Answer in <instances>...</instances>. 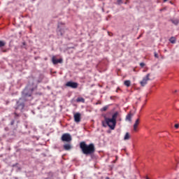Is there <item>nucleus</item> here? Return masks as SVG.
<instances>
[{
  "mask_svg": "<svg viewBox=\"0 0 179 179\" xmlns=\"http://www.w3.org/2000/svg\"><path fill=\"white\" fill-rule=\"evenodd\" d=\"M14 124H15V120H12V121L10 122V125H14Z\"/></svg>",
  "mask_w": 179,
  "mask_h": 179,
  "instance_id": "nucleus-23",
  "label": "nucleus"
},
{
  "mask_svg": "<svg viewBox=\"0 0 179 179\" xmlns=\"http://www.w3.org/2000/svg\"><path fill=\"white\" fill-rule=\"evenodd\" d=\"M140 66L143 68V66H145V63H143V62L140 63Z\"/></svg>",
  "mask_w": 179,
  "mask_h": 179,
  "instance_id": "nucleus-21",
  "label": "nucleus"
},
{
  "mask_svg": "<svg viewBox=\"0 0 179 179\" xmlns=\"http://www.w3.org/2000/svg\"><path fill=\"white\" fill-rule=\"evenodd\" d=\"M107 110H108V106H105L102 108L100 109V111H101V112L107 111Z\"/></svg>",
  "mask_w": 179,
  "mask_h": 179,
  "instance_id": "nucleus-17",
  "label": "nucleus"
},
{
  "mask_svg": "<svg viewBox=\"0 0 179 179\" xmlns=\"http://www.w3.org/2000/svg\"><path fill=\"white\" fill-rule=\"evenodd\" d=\"M124 86H127V87H129V86H131V80H124Z\"/></svg>",
  "mask_w": 179,
  "mask_h": 179,
  "instance_id": "nucleus-14",
  "label": "nucleus"
},
{
  "mask_svg": "<svg viewBox=\"0 0 179 179\" xmlns=\"http://www.w3.org/2000/svg\"><path fill=\"white\" fill-rule=\"evenodd\" d=\"M124 3L125 5H127V3H128V0H127V1Z\"/></svg>",
  "mask_w": 179,
  "mask_h": 179,
  "instance_id": "nucleus-27",
  "label": "nucleus"
},
{
  "mask_svg": "<svg viewBox=\"0 0 179 179\" xmlns=\"http://www.w3.org/2000/svg\"><path fill=\"white\" fill-rule=\"evenodd\" d=\"M103 127H106V126H104V123H103Z\"/></svg>",
  "mask_w": 179,
  "mask_h": 179,
  "instance_id": "nucleus-30",
  "label": "nucleus"
},
{
  "mask_svg": "<svg viewBox=\"0 0 179 179\" xmlns=\"http://www.w3.org/2000/svg\"><path fill=\"white\" fill-rule=\"evenodd\" d=\"M81 117H80V113H76V114H74V121L75 122H76L77 124H79V122H80Z\"/></svg>",
  "mask_w": 179,
  "mask_h": 179,
  "instance_id": "nucleus-9",
  "label": "nucleus"
},
{
  "mask_svg": "<svg viewBox=\"0 0 179 179\" xmlns=\"http://www.w3.org/2000/svg\"><path fill=\"white\" fill-rule=\"evenodd\" d=\"M22 45H26V42H23Z\"/></svg>",
  "mask_w": 179,
  "mask_h": 179,
  "instance_id": "nucleus-26",
  "label": "nucleus"
},
{
  "mask_svg": "<svg viewBox=\"0 0 179 179\" xmlns=\"http://www.w3.org/2000/svg\"><path fill=\"white\" fill-rule=\"evenodd\" d=\"M178 127H179L178 124H175V128L178 129Z\"/></svg>",
  "mask_w": 179,
  "mask_h": 179,
  "instance_id": "nucleus-24",
  "label": "nucleus"
},
{
  "mask_svg": "<svg viewBox=\"0 0 179 179\" xmlns=\"http://www.w3.org/2000/svg\"><path fill=\"white\" fill-rule=\"evenodd\" d=\"M2 92H3V89L0 88V93H2Z\"/></svg>",
  "mask_w": 179,
  "mask_h": 179,
  "instance_id": "nucleus-25",
  "label": "nucleus"
},
{
  "mask_svg": "<svg viewBox=\"0 0 179 179\" xmlns=\"http://www.w3.org/2000/svg\"><path fill=\"white\" fill-rule=\"evenodd\" d=\"M6 45V43L3 41H0V48H2V47H5Z\"/></svg>",
  "mask_w": 179,
  "mask_h": 179,
  "instance_id": "nucleus-16",
  "label": "nucleus"
},
{
  "mask_svg": "<svg viewBox=\"0 0 179 179\" xmlns=\"http://www.w3.org/2000/svg\"><path fill=\"white\" fill-rule=\"evenodd\" d=\"M170 43H171L172 44H176V38H174V37H171L169 39Z\"/></svg>",
  "mask_w": 179,
  "mask_h": 179,
  "instance_id": "nucleus-18",
  "label": "nucleus"
},
{
  "mask_svg": "<svg viewBox=\"0 0 179 179\" xmlns=\"http://www.w3.org/2000/svg\"><path fill=\"white\" fill-rule=\"evenodd\" d=\"M168 0H164V2H167Z\"/></svg>",
  "mask_w": 179,
  "mask_h": 179,
  "instance_id": "nucleus-28",
  "label": "nucleus"
},
{
  "mask_svg": "<svg viewBox=\"0 0 179 179\" xmlns=\"http://www.w3.org/2000/svg\"><path fill=\"white\" fill-rule=\"evenodd\" d=\"M103 127H106V126H104V123H103Z\"/></svg>",
  "mask_w": 179,
  "mask_h": 179,
  "instance_id": "nucleus-31",
  "label": "nucleus"
},
{
  "mask_svg": "<svg viewBox=\"0 0 179 179\" xmlns=\"http://www.w3.org/2000/svg\"><path fill=\"white\" fill-rule=\"evenodd\" d=\"M36 87L37 85L31 86L30 84H29L22 91V98H20L18 101H17L16 105L14 107L15 110H16L13 113L15 115V120H17L19 117H20V115L17 113V111L23 113V110L24 108V101L33 100V96H31V94H33V92H34V89Z\"/></svg>",
  "mask_w": 179,
  "mask_h": 179,
  "instance_id": "nucleus-1",
  "label": "nucleus"
},
{
  "mask_svg": "<svg viewBox=\"0 0 179 179\" xmlns=\"http://www.w3.org/2000/svg\"><path fill=\"white\" fill-rule=\"evenodd\" d=\"M150 77V73H148L145 77H144L143 78V80L140 82V84L141 85V86H145L148 84V80H150V78H149Z\"/></svg>",
  "mask_w": 179,
  "mask_h": 179,
  "instance_id": "nucleus-6",
  "label": "nucleus"
},
{
  "mask_svg": "<svg viewBox=\"0 0 179 179\" xmlns=\"http://www.w3.org/2000/svg\"><path fill=\"white\" fill-rule=\"evenodd\" d=\"M117 117H118V112H115L112 115V118L105 117L106 123L110 129H115V125H117Z\"/></svg>",
  "mask_w": 179,
  "mask_h": 179,
  "instance_id": "nucleus-3",
  "label": "nucleus"
},
{
  "mask_svg": "<svg viewBox=\"0 0 179 179\" xmlns=\"http://www.w3.org/2000/svg\"><path fill=\"white\" fill-rule=\"evenodd\" d=\"M45 179H48V178H45Z\"/></svg>",
  "mask_w": 179,
  "mask_h": 179,
  "instance_id": "nucleus-32",
  "label": "nucleus"
},
{
  "mask_svg": "<svg viewBox=\"0 0 179 179\" xmlns=\"http://www.w3.org/2000/svg\"><path fill=\"white\" fill-rule=\"evenodd\" d=\"M72 146H71V144H66L64 145V150H71Z\"/></svg>",
  "mask_w": 179,
  "mask_h": 179,
  "instance_id": "nucleus-13",
  "label": "nucleus"
},
{
  "mask_svg": "<svg viewBox=\"0 0 179 179\" xmlns=\"http://www.w3.org/2000/svg\"><path fill=\"white\" fill-rule=\"evenodd\" d=\"M106 179H110V178L109 177H106Z\"/></svg>",
  "mask_w": 179,
  "mask_h": 179,
  "instance_id": "nucleus-29",
  "label": "nucleus"
},
{
  "mask_svg": "<svg viewBox=\"0 0 179 179\" xmlns=\"http://www.w3.org/2000/svg\"><path fill=\"white\" fill-rule=\"evenodd\" d=\"M126 121H129V122H131V121H132V113H128L126 116Z\"/></svg>",
  "mask_w": 179,
  "mask_h": 179,
  "instance_id": "nucleus-11",
  "label": "nucleus"
},
{
  "mask_svg": "<svg viewBox=\"0 0 179 179\" xmlns=\"http://www.w3.org/2000/svg\"><path fill=\"white\" fill-rule=\"evenodd\" d=\"M80 149H81L83 155H86V156L94 155V152H96V148L94 143L87 145L85 141L80 143Z\"/></svg>",
  "mask_w": 179,
  "mask_h": 179,
  "instance_id": "nucleus-2",
  "label": "nucleus"
},
{
  "mask_svg": "<svg viewBox=\"0 0 179 179\" xmlns=\"http://www.w3.org/2000/svg\"><path fill=\"white\" fill-rule=\"evenodd\" d=\"M66 86L67 87H71L72 89H76L78 88V83L69 81L66 83Z\"/></svg>",
  "mask_w": 179,
  "mask_h": 179,
  "instance_id": "nucleus-7",
  "label": "nucleus"
},
{
  "mask_svg": "<svg viewBox=\"0 0 179 179\" xmlns=\"http://www.w3.org/2000/svg\"><path fill=\"white\" fill-rule=\"evenodd\" d=\"M124 139V141H128V139H129V133H126Z\"/></svg>",
  "mask_w": 179,
  "mask_h": 179,
  "instance_id": "nucleus-19",
  "label": "nucleus"
},
{
  "mask_svg": "<svg viewBox=\"0 0 179 179\" xmlns=\"http://www.w3.org/2000/svg\"><path fill=\"white\" fill-rule=\"evenodd\" d=\"M62 59H55V57H52V62L54 65H57V64H62Z\"/></svg>",
  "mask_w": 179,
  "mask_h": 179,
  "instance_id": "nucleus-8",
  "label": "nucleus"
},
{
  "mask_svg": "<svg viewBox=\"0 0 179 179\" xmlns=\"http://www.w3.org/2000/svg\"><path fill=\"white\" fill-rule=\"evenodd\" d=\"M76 101L77 103H85V99L83 97H78Z\"/></svg>",
  "mask_w": 179,
  "mask_h": 179,
  "instance_id": "nucleus-15",
  "label": "nucleus"
},
{
  "mask_svg": "<svg viewBox=\"0 0 179 179\" xmlns=\"http://www.w3.org/2000/svg\"><path fill=\"white\" fill-rule=\"evenodd\" d=\"M171 22L173 23V24H175V26H178V23H179L178 19H171Z\"/></svg>",
  "mask_w": 179,
  "mask_h": 179,
  "instance_id": "nucleus-12",
  "label": "nucleus"
},
{
  "mask_svg": "<svg viewBox=\"0 0 179 179\" xmlns=\"http://www.w3.org/2000/svg\"><path fill=\"white\" fill-rule=\"evenodd\" d=\"M155 58H159V55H157V53L155 52Z\"/></svg>",
  "mask_w": 179,
  "mask_h": 179,
  "instance_id": "nucleus-22",
  "label": "nucleus"
},
{
  "mask_svg": "<svg viewBox=\"0 0 179 179\" xmlns=\"http://www.w3.org/2000/svg\"><path fill=\"white\" fill-rule=\"evenodd\" d=\"M122 3V0H117V5H121Z\"/></svg>",
  "mask_w": 179,
  "mask_h": 179,
  "instance_id": "nucleus-20",
  "label": "nucleus"
},
{
  "mask_svg": "<svg viewBox=\"0 0 179 179\" xmlns=\"http://www.w3.org/2000/svg\"><path fill=\"white\" fill-rule=\"evenodd\" d=\"M139 118L137 119L134 124V131H138L137 128H138V125H139Z\"/></svg>",
  "mask_w": 179,
  "mask_h": 179,
  "instance_id": "nucleus-10",
  "label": "nucleus"
},
{
  "mask_svg": "<svg viewBox=\"0 0 179 179\" xmlns=\"http://www.w3.org/2000/svg\"><path fill=\"white\" fill-rule=\"evenodd\" d=\"M62 141L63 142H71L72 141V136L69 134H64L62 136Z\"/></svg>",
  "mask_w": 179,
  "mask_h": 179,
  "instance_id": "nucleus-5",
  "label": "nucleus"
},
{
  "mask_svg": "<svg viewBox=\"0 0 179 179\" xmlns=\"http://www.w3.org/2000/svg\"><path fill=\"white\" fill-rule=\"evenodd\" d=\"M66 31H68V29L65 28L64 24L62 22L59 23L57 29V36H61V37H62V36H65Z\"/></svg>",
  "mask_w": 179,
  "mask_h": 179,
  "instance_id": "nucleus-4",
  "label": "nucleus"
}]
</instances>
